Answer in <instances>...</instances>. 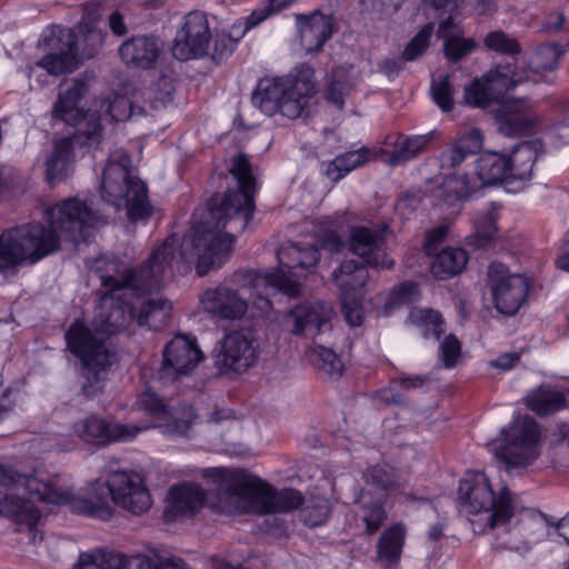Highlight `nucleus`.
Masks as SVG:
<instances>
[{
  "mask_svg": "<svg viewBox=\"0 0 569 569\" xmlns=\"http://www.w3.org/2000/svg\"><path fill=\"white\" fill-rule=\"evenodd\" d=\"M104 488L114 506L132 515H143L152 506L146 479L134 470L109 471L106 477L94 480L86 493L76 495L60 485L58 479L46 480L0 465V513L26 525L36 542L40 512L34 507V500L67 505L74 513L106 521L114 516V508L104 496Z\"/></svg>",
  "mask_w": 569,
  "mask_h": 569,
  "instance_id": "nucleus-1",
  "label": "nucleus"
},
{
  "mask_svg": "<svg viewBox=\"0 0 569 569\" xmlns=\"http://www.w3.org/2000/svg\"><path fill=\"white\" fill-rule=\"evenodd\" d=\"M177 246L178 239L170 236L153 250L139 270H128L117 276L101 273V284L108 291L99 300L91 326L76 321L66 332L69 350L81 361V376L84 379L81 390L88 398L102 391L111 367L108 337L134 320L133 305L123 299L126 293L121 291L129 290L141 296L158 291L167 268L176 257Z\"/></svg>",
  "mask_w": 569,
  "mask_h": 569,
  "instance_id": "nucleus-2",
  "label": "nucleus"
},
{
  "mask_svg": "<svg viewBox=\"0 0 569 569\" xmlns=\"http://www.w3.org/2000/svg\"><path fill=\"white\" fill-rule=\"evenodd\" d=\"M229 171L238 180L239 190H228L221 204L210 209V219L196 224L180 246V260L194 262L200 277L222 262L234 241L231 232H242L253 216L254 178L247 157L237 156Z\"/></svg>",
  "mask_w": 569,
  "mask_h": 569,
  "instance_id": "nucleus-3",
  "label": "nucleus"
},
{
  "mask_svg": "<svg viewBox=\"0 0 569 569\" xmlns=\"http://www.w3.org/2000/svg\"><path fill=\"white\" fill-rule=\"evenodd\" d=\"M43 223H24L0 234V274L13 272L22 264H34L57 252L64 241H79L83 230L94 221L92 211L77 198H70L44 211Z\"/></svg>",
  "mask_w": 569,
  "mask_h": 569,
  "instance_id": "nucleus-4",
  "label": "nucleus"
},
{
  "mask_svg": "<svg viewBox=\"0 0 569 569\" xmlns=\"http://www.w3.org/2000/svg\"><path fill=\"white\" fill-rule=\"evenodd\" d=\"M218 487L212 508L226 515L290 512L301 506V518L311 527L323 525L330 515V503L325 497H311L305 502L296 489L276 490L268 483L227 470L217 469Z\"/></svg>",
  "mask_w": 569,
  "mask_h": 569,
  "instance_id": "nucleus-5",
  "label": "nucleus"
},
{
  "mask_svg": "<svg viewBox=\"0 0 569 569\" xmlns=\"http://www.w3.org/2000/svg\"><path fill=\"white\" fill-rule=\"evenodd\" d=\"M131 160L122 149L109 154L102 173L100 193L103 201L116 211L124 208L130 221L148 220L152 216V206L148 199L146 183L131 173Z\"/></svg>",
  "mask_w": 569,
  "mask_h": 569,
  "instance_id": "nucleus-6",
  "label": "nucleus"
},
{
  "mask_svg": "<svg viewBox=\"0 0 569 569\" xmlns=\"http://www.w3.org/2000/svg\"><path fill=\"white\" fill-rule=\"evenodd\" d=\"M313 93V70L302 66L286 77L260 80L251 99L253 106L267 116L280 112L288 119H297Z\"/></svg>",
  "mask_w": 569,
  "mask_h": 569,
  "instance_id": "nucleus-7",
  "label": "nucleus"
},
{
  "mask_svg": "<svg viewBox=\"0 0 569 569\" xmlns=\"http://www.w3.org/2000/svg\"><path fill=\"white\" fill-rule=\"evenodd\" d=\"M458 497L467 512H487L490 529L506 527L517 508L511 491L503 487L496 495L483 472H468L459 482Z\"/></svg>",
  "mask_w": 569,
  "mask_h": 569,
  "instance_id": "nucleus-8",
  "label": "nucleus"
},
{
  "mask_svg": "<svg viewBox=\"0 0 569 569\" xmlns=\"http://www.w3.org/2000/svg\"><path fill=\"white\" fill-rule=\"evenodd\" d=\"M101 43V33L89 30L80 38L71 29L53 27L43 34V46L49 50L37 64L49 74L60 76L72 72L79 63L94 56Z\"/></svg>",
  "mask_w": 569,
  "mask_h": 569,
  "instance_id": "nucleus-9",
  "label": "nucleus"
},
{
  "mask_svg": "<svg viewBox=\"0 0 569 569\" xmlns=\"http://www.w3.org/2000/svg\"><path fill=\"white\" fill-rule=\"evenodd\" d=\"M88 91L83 79H72L60 86L52 117L76 128V140L80 144H99L101 140L100 116L94 111L84 112L79 102Z\"/></svg>",
  "mask_w": 569,
  "mask_h": 569,
  "instance_id": "nucleus-10",
  "label": "nucleus"
},
{
  "mask_svg": "<svg viewBox=\"0 0 569 569\" xmlns=\"http://www.w3.org/2000/svg\"><path fill=\"white\" fill-rule=\"evenodd\" d=\"M363 478L367 488L360 491L356 502L362 510L368 532L373 533L387 517L383 509L386 490L398 487L400 478L389 465H377L368 468Z\"/></svg>",
  "mask_w": 569,
  "mask_h": 569,
  "instance_id": "nucleus-11",
  "label": "nucleus"
},
{
  "mask_svg": "<svg viewBox=\"0 0 569 569\" xmlns=\"http://www.w3.org/2000/svg\"><path fill=\"white\" fill-rule=\"evenodd\" d=\"M502 443L495 446L496 457L508 469L529 466L537 457V442L539 440V426L530 417H519L509 430H502Z\"/></svg>",
  "mask_w": 569,
  "mask_h": 569,
  "instance_id": "nucleus-12",
  "label": "nucleus"
},
{
  "mask_svg": "<svg viewBox=\"0 0 569 569\" xmlns=\"http://www.w3.org/2000/svg\"><path fill=\"white\" fill-rule=\"evenodd\" d=\"M277 258L280 267L277 271L266 274L264 282L279 292L296 297L300 292V282L296 279L299 274L292 273V270L306 271L315 267L320 254L315 244L288 243L277 251Z\"/></svg>",
  "mask_w": 569,
  "mask_h": 569,
  "instance_id": "nucleus-13",
  "label": "nucleus"
},
{
  "mask_svg": "<svg viewBox=\"0 0 569 569\" xmlns=\"http://www.w3.org/2000/svg\"><path fill=\"white\" fill-rule=\"evenodd\" d=\"M213 361L222 372H246L258 360L259 349L250 330H232L213 349Z\"/></svg>",
  "mask_w": 569,
  "mask_h": 569,
  "instance_id": "nucleus-14",
  "label": "nucleus"
},
{
  "mask_svg": "<svg viewBox=\"0 0 569 569\" xmlns=\"http://www.w3.org/2000/svg\"><path fill=\"white\" fill-rule=\"evenodd\" d=\"M488 286L490 287L495 308L498 312L512 316L523 305L529 291V282L519 273H510L500 262H492L488 268Z\"/></svg>",
  "mask_w": 569,
  "mask_h": 569,
  "instance_id": "nucleus-15",
  "label": "nucleus"
},
{
  "mask_svg": "<svg viewBox=\"0 0 569 569\" xmlns=\"http://www.w3.org/2000/svg\"><path fill=\"white\" fill-rule=\"evenodd\" d=\"M202 352L193 338L176 336L164 348L158 378L162 383H171L189 376L202 360Z\"/></svg>",
  "mask_w": 569,
  "mask_h": 569,
  "instance_id": "nucleus-16",
  "label": "nucleus"
},
{
  "mask_svg": "<svg viewBox=\"0 0 569 569\" xmlns=\"http://www.w3.org/2000/svg\"><path fill=\"white\" fill-rule=\"evenodd\" d=\"M211 39L212 34L206 13L191 11L184 16L183 23L177 32L172 53L181 61L207 56Z\"/></svg>",
  "mask_w": 569,
  "mask_h": 569,
  "instance_id": "nucleus-17",
  "label": "nucleus"
},
{
  "mask_svg": "<svg viewBox=\"0 0 569 569\" xmlns=\"http://www.w3.org/2000/svg\"><path fill=\"white\" fill-rule=\"evenodd\" d=\"M387 231L386 224L351 227L348 249L362 258L368 266L389 270L395 266V261L387 256L383 249Z\"/></svg>",
  "mask_w": 569,
  "mask_h": 569,
  "instance_id": "nucleus-18",
  "label": "nucleus"
},
{
  "mask_svg": "<svg viewBox=\"0 0 569 569\" xmlns=\"http://www.w3.org/2000/svg\"><path fill=\"white\" fill-rule=\"evenodd\" d=\"M521 81L522 78L509 67H498L466 88V102L473 107L487 108L492 101L498 102Z\"/></svg>",
  "mask_w": 569,
  "mask_h": 569,
  "instance_id": "nucleus-19",
  "label": "nucleus"
},
{
  "mask_svg": "<svg viewBox=\"0 0 569 569\" xmlns=\"http://www.w3.org/2000/svg\"><path fill=\"white\" fill-rule=\"evenodd\" d=\"M335 315L330 303L323 301L306 302L296 306L284 315V325L296 336L316 338L331 330Z\"/></svg>",
  "mask_w": 569,
  "mask_h": 569,
  "instance_id": "nucleus-20",
  "label": "nucleus"
},
{
  "mask_svg": "<svg viewBox=\"0 0 569 569\" xmlns=\"http://www.w3.org/2000/svg\"><path fill=\"white\" fill-rule=\"evenodd\" d=\"M291 0H266L258 8H256L250 16L246 18L243 22L234 24L231 29V33L217 34L213 39L212 49H209V56L214 61H222L230 57L236 48L238 39L244 36V33L251 28L256 27L271 14L286 8Z\"/></svg>",
  "mask_w": 569,
  "mask_h": 569,
  "instance_id": "nucleus-21",
  "label": "nucleus"
},
{
  "mask_svg": "<svg viewBox=\"0 0 569 569\" xmlns=\"http://www.w3.org/2000/svg\"><path fill=\"white\" fill-rule=\"evenodd\" d=\"M140 405L151 415L158 417L156 427L162 435L169 437H187L194 415L190 407L180 406L168 408L162 399L153 392H146Z\"/></svg>",
  "mask_w": 569,
  "mask_h": 569,
  "instance_id": "nucleus-22",
  "label": "nucleus"
},
{
  "mask_svg": "<svg viewBox=\"0 0 569 569\" xmlns=\"http://www.w3.org/2000/svg\"><path fill=\"white\" fill-rule=\"evenodd\" d=\"M146 429H148L147 426L108 422L97 416L88 417L74 425L76 433L83 441L93 445L131 440Z\"/></svg>",
  "mask_w": 569,
  "mask_h": 569,
  "instance_id": "nucleus-23",
  "label": "nucleus"
},
{
  "mask_svg": "<svg viewBox=\"0 0 569 569\" xmlns=\"http://www.w3.org/2000/svg\"><path fill=\"white\" fill-rule=\"evenodd\" d=\"M204 312L218 320H239L248 311V302L237 290L220 284L204 290L200 296Z\"/></svg>",
  "mask_w": 569,
  "mask_h": 569,
  "instance_id": "nucleus-24",
  "label": "nucleus"
},
{
  "mask_svg": "<svg viewBox=\"0 0 569 569\" xmlns=\"http://www.w3.org/2000/svg\"><path fill=\"white\" fill-rule=\"evenodd\" d=\"M296 20L301 46L307 52L319 51L338 30L333 14L320 10H315L310 14H297Z\"/></svg>",
  "mask_w": 569,
  "mask_h": 569,
  "instance_id": "nucleus-25",
  "label": "nucleus"
},
{
  "mask_svg": "<svg viewBox=\"0 0 569 569\" xmlns=\"http://www.w3.org/2000/svg\"><path fill=\"white\" fill-rule=\"evenodd\" d=\"M206 499L204 491L194 483H181L170 488L164 507L169 520L197 512Z\"/></svg>",
  "mask_w": 569,
  "mask_h": 569,
  "instance_id": "nucleus-26",
  "label": "nucleus"
},
{
  "mask_svg": "<svg viewBox=\"0 0 569 569\" xmlns=\"http://www.w3.org/2000/svg\"><path fill=\"white\" fill-rule=\"evenodd\" d=\"M160 52L161 47L158 39L150 36L132 37L119 48L122 61L129 67L140 69L152 67Z\"/></svg>",
  "mask_w": 569,
  "mask_h": 569,
  "instance_id": "nucleus-27",
  "label": "nucleus"
},
{
  "mask_svg": "<svg viewBox=\"0 0 569 569\" xmlns=\"http://www.w3.org/2000/svg\"><path fill=\"white\" fill-rule=\"evenodd\" d=\"M74 146H84L76 140V134L53 141L52 151L46 160V176L50 184L64 180L72 171Z\"/></svg>",
  "mask_w": 569,
  "mask_h": 569,
  "instance_id": "nucleus-28",
  "label": "nucleus"
},
{
  "mask_svg": "<svg viewBox=\"0 0 569 569\" xmlns=\"http://www.w3.org/2000/svg\"><path fill=\"white\" fill-rule=\"evenodd\" d=\"M462 33L460 23L456 22L452 16H449L439 26L438 37L443 39L445 54L451 61H459L476 48L475 41L470 38H462Z\"/></svg>",
  "mask_w": 569,
  "mask_h": 569,
  "instance_id": "nucleus-29",
  "label": "nucleus"
},
{
  "mask_svg": "<svg viewBox=\"0 0 569 569\" xmlns=\"http://www.w3.org/2000/svg\"><path fill=\"white\" fill-rule=\"evenodd\" d=\"M369 273L362 263L355 260H345L333 270L332 279L340 292V297L361 295V289L368 280Z\"/></svg>",
  "mask_w": 569,
  "mask_h": 569,
  "instance_id": "nucleus-30",
  "label": "nucleus"
},
{
  "mask_svg": "<svg viewBox=\"0 0 569 569\" xmlns=\"http://www.w3.org/2000/svg\"><path fill=\"white\" fill-rule=\"evenodd\" d=\"M407 529L403 523H396L386 529L377 542L379 562L388 569L395 568L401 557Z\"/></svg>",
  "mask_w": 569,
  "mask_h": 569,
  "instance_id": "nucleus-31",
  "label": "nucleus"
},
{
  "mask_svg": "<svg viewBox=\"0 0 569 569\" xmlns=\"http://www.w3.org/2000/svg\"><path fill=\"white\" fill-rule=\"evenodd\" d=\"M497 123L501 133L512 137L528 132L535 124V119L522 104L510 103L501 106Z\"/></svg>",
  "mask_w": 569,
  "mask_h": 569,
  "instance_id": "nucleus-32",
  "label": "nucleus"
},
{
  "mask_svg": "<svg viewBox=\"0 0 569 569\" xmlns=\"http://www.w3.org/2000/svg\"><path fill=\"white\" fill-rule=\"evenodd\" d=\"M538 158V142L525 141L517 144L509 157L508 173L510 179L528 180L532 176L533 164Z\"/></svg>",
  "mask_w": 569,
  "mask_h": 569,
  "instance_id": "nucleus-33",
  "label": "nucleus"
},
{
  "mask_svg": "<svg viewBox=\"0 0 569 569\" xmlns=\"http://www.w3.org/2000/svg\"><path fill=\"white\" fill-rule=\"evenodd\" d=\"M435 137V131L426 134L406 136L399 133L392 143L389 163L398 166L406 163L422 153Z\"/></svg>",
  "mask_w": 569,
  "mask_h": 569,
  "instance_id": "nucleus-34",
  "label": "nucleus"
},
{
  "mask_svg": "<svg viewBox=\"0 0 569 569\" xmlns=\"http://www.w3.org/2000/svg\"><path fill=\"white\" fill-rule=\"evenodd\" d=\"M475 191L466 174H450L440 186L433 189L432 198L438 204L452 206L468 198Z\"/></svg>",
  "mask_w": 569,
  "mask_h": 569,
  "instance_id": "nucleus-35",
  "label": "nucleus"
},
{
  "mask_svg": "<svg viewBox=\"0 0 569 569\" xmlns=\"http://www.w3.org/2000/svg\"><path fill=\"white\" fill-rule=\"evenodd\" d=\"M477 176L483 184H496L505 179H510L508 161L498 152H485L477 160Z\"/></svg>",
  "mask_w": 569,
  "mask_h": 569,
  "instance_id": "nucleus-36",
  "label": "nucleus"
},
{
  "mask_svg": "<svg viewBox=\"0 0 569 569\" xmlns=\"http://www.w3.org/2000/svg\"><path fill=\"white\" fill-rule=\"evenodd\" d=\"M468 261L467 252L461 248L441 250L431 263V272L438 279H446L460 273Z\"/></svg>",
  "mask_w": 569,
  "mask_h": 569,
  "instance_id": "nucleus-37",
  "label": "nucleus"
},
{
  "mask_svg": "<svg viewBox=\"0 0 569 569\" xmlns=\"http://www.w3.org/2000/svg\"><path fill=\"white\" fill-rule=\"evenodd\" d=\"M526 403L539 416L551 415L567 406L565 395L549 387H539L531 391L526 397Z\"/></svg>",
  "mask_w": 569,
  "mask_h": 569,
  "instance_id": "nucleus-38",
  "label": "nucleus"
},
{
  "mask_svg": "<svg viewBox=\"0 0 569 569\" xmlns=\"http://www.w3.org/2000/svg\"><path fill=\"white\" fill-rule=\"evenodd\" d=\"M133 308L137 322L152 329H158L167 320L171 309L169 302L159 297L143 300Z\"/></svg>",
  "mask_w": 569,
  "mask_h": 569,
  "instance_id": "nucleus-39",
  "label": "nucleus"
},
{
  "mask_svg": "<svg viewBox=\"0 0 569 569\" xmlns=\"http://www.w3.org/2000/svg\"><path fill=\"white\" fill-rule=\"evenodd\" d=\"M498 207L491 203L486 210L479 211L473 218L475 232L468 238V243L475 248L486 247L497 233Z\"/></svg>",
  "mask_w": 569,
  "mask_h": 569,
  "instance_id": "nucleus-40",
  "label": "nucleus"
},
{
  "mask_svg": "<svg viewBox=\"0 0 569 569\" xmlns=\"http://www.w3.org/2000/svg\"><path fill=\"white\" fill-rule=\"evenodd\" d=\"M367 149L345 152L337 156L326 167V176L332 181H338L351 170L365 164L368 161Z\"/></svg>",
  "mask_w": 569,
  "mask_h": 569,
  "instance_id": "nucleus-41",
  "label": "nucleus"
},
{
  "mask_svg": "<svg viewBox=\"0 0 569 569\" xmlns=\"http://www.w3.org/2000/svg\"><path fill=\"white\" fill-rule=\"evenodd\" d=\"M310 361L330 378H340L343 373V362L340 357L330 348L318 343L310 350Z\"/></svg>",
  "mask_w": 569,
  "mask_h": 569,
  "instance_id": "nucleus-42",
  "label": "nucleus"
},
{
  "mask_svg": "<svg viewBox=\"0 0 569 569\" xmlns=\"http://www.w3.org/2000/svg\"><path fill=\"white\" fill-rule=\"evenodd\" d=\"M174 91L173 79L169 76H160L148 89L146 100L151 109L159 110L173 101Z\"/></svg>",
  "mask_w": 569,
  "mask_h": 569,
  "instance_id": "nucleus-43",
  "label": "nucleus"
},
{
  "mask_svg": "<svg viewBox=\"0 0 569 569\" xmlns=\"http://www.w3.org/2000/svg\"><path fill=\"white\" fill-rule=\"evenodd\" d=\"M413 323L419 326L426 338L433 337L439 339L445 332V322L438 311L430 309H420L411 312L410 316Z\"/></svg>",
  "mask_w": 569,
  "mask_h": 569,
  "instance_id": "nucleus-44",
  "label": "nucleus"
},
{
  "mask_svg": "<svg viewBox=\"0 0 569 569\" xmlns=\"http://www.w3.org/2000/svg\"><path fill=\"white\" fill-rule=\"evenodd\" d=\"M483 42L488 49L501 54L515 56L521 51L518 41L500 30L489 32Z\"/></svg>",
  "mask_w": 569,
  "mask_h": 569,
  "instance_id": "nucleus-45",
  "label": "nucleus"
},
{
  "mask_svg": "<svg viewBox=\"0 0 569 569\" xmlns=\"http://www.w3.org/2000/svg\"><path fill=\"white\" fill-rule=\"evenodd\" d=\"M100 112L114 121H124L132 114L131 101L126 96H113L112 99L101 101Z\"/></svg>",
  "mask_w": 569,
  "mask_h": 569,
  "instance_id": "nucleus-46",
  "label": "nucleus"
},
{
  "mask_svg": "<svg viewBox=\"0 0 569 569\" xmlns=\"http://www.w3.org/2000/svg\"><path fill=\"white\" fill-rule=\"evenodd\" d=\"M432 32L433 24H425L423 28L410 40V42L405 48L402 59L406 61H412L420 57L427 50Z\"/></svg>",
  "mask_w": 569,
  "mask_h": 569,
  "instance_id": "nucleus-47",
  "label": "nucleus"
},
{
  "mask_svg": "<svg viewBox=\"0 0 569 569\" xmlns=\"http://www.w3.org/2000/svg\"><path fill=\"white\" fill-rule=\"evenodd\" d=\"M430 90L433 101L443 112H448L452 109V89L448 76H442L433 80Z\"/></svg>",
  "mask_w": 569,
  "mask_h": 569,
  "instance_id": "nucleus-48",
  "label": "nucleus"
},
{
  "mask_svg": "<svg viewBox=\"0 0 569 569\" xmlns=\"http://www.w3.org/2000/svg\"><path fill=\"white\" fill-rule=\"evenodd\" d=\"M439 355L445 368H452L457 365L461 356L460 341L453 335H448L441 342Z\"/></svg>",
  "mask_w": 569,
  "mask_h": 569,
  "instance_id": "nucleus-49",
  "label": "nucleus"
},
{
  "mask_svg": "<svg viewBox=\"0 0 569 569\" xmlns=\"http://www.w3.org/2000/svg\"><path fill=\"white\" fill-rule=\"evenodd\" d=\"M419 297V286L413 281H405L399 286L395 287L389 298L391 306H399L405 303H411Z\"/></svg>",
  "mask_w": 569,
  "mask_h": 569,
  "instance_id": "nucleus-50",
  "label": "nucleus"
},
{
  "mask_svg": "<svg viewBox=\"0 0 569 569\" xmlns=\"http://www.w3.org/2000/svg\"><path fill=\"white\" fill-rule=\"evenodd\" d=\"M558 58V52L553 48H542L533 56L530 66L536 72L551 71L557 67Z\"/></svg>",
  "mask_w": 569,
  "mask_h": 569,
  "instance_id": "nucleus-51",
  "label": "nucleus"
},
{
  "mask_svg": "<svg viewBox=\"0 0 569 569\" xmlns=\"http://www.w3.org/2000/svg\"><path fill=\"white\" fill-rule=\"evenodd\" d=\"M361 295L353 297H341L342 311L350 326H360L363 319V310L360 302Z\"/></svg>",
  "mask_w": 569,
  "mask_h": 569,
  "instance_id": "nucleus-52",
  "label": "nucleus"
},
{
  "mask_svg": "<svg viewBox=\"0 0 569 569\" xmlns=\"http://www.w3.org/2000/svg\"><path fill=\"white\" fill-rule=\"evenodd\" d=\"M349 84L335 76L326 88V99L336 104L339 109L343 108L345 96L349 92Z\"/></svg>",
  "mask_w": 569,
  "mask_h": 569,
  "instance_id": "nucleus-53",
  "label": "nucleus"
},
{
  "mask_svg": "<svg viewBox=\"0 0 569 569\" xmlns=\"http://www.w3.org/2000/svg\"><path fill=\"white\" fill-rule=\"evenodd\" d=\"M483 137L479 129H470L459 136L455 143L469 156L478 152L482 147Z\"/></svg>",
  "mask_w": 569,
  "mask_h": 569,
  "instance_id": "nucleus-54",
  "label": "nucleus"
},
{
  "mask_svg": "<svg viewBox=\"0 0 569 569\" xmlns=\"http://www.w3.org/2000/svg\"><path fill=\"white\" fill-rule=\"evenodd\" d=\"M94 552L100 569H127L129 559L123 555L103 550H97Z\"/></svg>",
  "mask_w": 569,
  "mask_h": 569,
  "instance_id": "nucleus-55",
  "label": "nucleus"
},
{
  "mask_svg": "<svg viewBox=\"0 0 569 569\" xmlns=\"http://www.w3.org/2000/svg\"><path fill=\"white\" fill-rule=\"evenodd\" d=\"M467 158V154L458 147L455 142L451 144V147L445 151H442L439 156V162L440 168L442 170H450L452 168H456L460 166L465 159Z\"/></svg>",
  "mask_w": 569,
  "mask_h": 569,
  "instance_id": "nucleus-56",
  "label": "nucleus"
},
{
  "mask_svg": "<svg viewBox=\"0 0 569 569\" xmlns=\"http://www.w3.org/2000/svg\"><path fill=\"white\" fill-rule=\"evenodd\" d=\"M403 0H365V2L375 11L390 14L396 12Z\"/></svg>",
  "mask_w": 569,
  "mask_h": 569,
  "instance_id": "nucleus-57",
  "label": "nucleus"
},
{
  "mask_svg": "<svg viewBox=\"0 0 569 569\" xmlns=\"http://www.w3.org/2000/svg\"><path fill=\"white\" fill-rule=\"evenodd\" d=\"M446 233V227H438L427 233L425 250L428 254H432L436 251L437 244L445 239Z\"/></svg>",
  "mask_w": 569,
  "mask_h": 569,
  "instance_id": "nucleus-58",
  "label": "nucleus"
},
{
  "mask_svg": "<svg viewBox=\"0 0 569 569\" xmlns=\"http://www.w3.org/2000/svg\"><path fill=\"white\" fill-rule=\"evenodd\" d=\"M322 249L329 252H340L345 248L346 243L341 240L339 234L335 231L327 232L320 241Z\"/></svg>",
  "mask_w": 569,
  "mask_h": 569,
  "instance_id": "nucleus-59",
  "label": "nucleus"
},
{
  "mask_svg": "<svg viewBox=\"0 0 569 569\" xmlns=\"http://www.w3.org/2000/svg\"><path fill=\"white\" fill-rule=\"evenodd\" d=\"M402 66L403 63L401 59L387 58L379 62L378 69L387 77L392 78L401 71Z\"/></svg>",
  "mask_w": 569,
  "mask_h": 569,
  "instance_id": "nucleus-60",
  "label": "nucleus"
},
{
  "mask_svg": "<svg viewBox=\"0 0 569 569\" xmlns=\"http://www.w3.org/2000/svg\"><path fill=\"white\" fill-rule=\"evenodd\" d=\"M109 27L117 36H123L127 32L123 17L119 11H113L109 14Z\"/></svg>",
  "mask_w": 569,
  "mask_h": 569,
  "instance_id": "nucleus-61",
  "label": "nucleus"
},
{
  "mask_svg": "<svg viewBox=\"0 0 569 569\" xmlns=\"http://www.w3.org/2000/svg\"><path fill=\"white\" fill-rule=\"evenodd\" d=\"M517 361H519V355L512 352L499 356L497 359L491 361V365L502 370H509Z\"/></svg>",
  "mask_w": 569,
  "mask_h": 569,
  "instance_id": "nucleus-62",
  "label": "nucleus"
},
{
  "mask_svg": "<svg viewBox=\"0 0 569 569\" xmlns=\"http://www.w3.org/2000/svg\"><path fill=\"white\" fill-rule=\"evenodd\" d=\"M73 569H100L98 560L96 559V552L82 553L79 557L78 562Z\"/></svg>",
  "mask_w": 569,
  "mask_h": 569,
  "instance_id": "nucleus-63",
  "label": "nucleus"
},
{
  "mask_svg": "<svg viewBox=\"0 0 569 569\" xmlns=\"http://www.w3.org/2000/svg\"><path fill=\"white\" fill-rule=\"evenodd\" d=\"M127 569H159L150 559L132 557L129 559Z\"/></svg>",
  "mask_w": 569,
  "mask_h": 569,
  "instance_id": "nucleus-64",
  "label": "nucleus"
}]
</instances>
